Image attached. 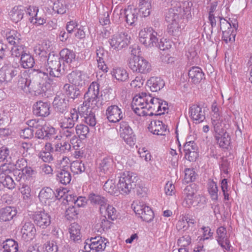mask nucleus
<instances>
[{
    "label": "nucleus",
    "mask_w": 252,
    "mask_h": 252,
    "mask_svg": "<svg viewBox=\"0 0 252 252\" xmlns=\"http://www.w3.org/2000/svg\"><path fill=\"white\" fill-rule=\"evenodd\" d=\"M148 128L151 133L158 135H165L168 132L167 126L159 120L152 121Z\"/></svg>",
    "instance_id": "5701e85b"
},
{
    "label": "nucleus",
    "mask_w": 252,
    "mask_h": 252,
    "mask_svg": "<svg viewBox=\"0 0 252 252\" xmlns=\"http://www.w3.org/2000/svg\"><path fill=\"white\" fill-rule=\"evenodd\" d=\"M160 99L153 97L150 94L141 93L133 98L132 109L139 116L158 115Z\"/></svg>",
    "instance_id": "f03ea898"
},
{
    "label": "nucleus",
    "mask_w": 252,
    "mask_h": 252,
    "mask_svg": "<svg viewBox=\"0 0 252 252\" xmlns=\"http://www.w3.org/2000/svg\"><path fill=\"white\" fill-rule=\"evenodd\" d=\"M79 113L83 115L85 123L91 126H94L96 123L95 112L96 110L92 109L85 104H81L78 107Z\"/></svg>",
    "instance_id": "2eb2a0df"
},
{
    "label": "nucleus",
    "mask_w": 252,
    "mask_h": 252,
    "mask_svg": "<svg viewBox=\"0 0 252 252\" xmlns=\"http://www.w3.org/2000/svg\"><path fill=\"white\" fill-rule=\"evenodd\" d=\"M104 189L109 193L117 195L119 192L118 187H116L115 181L113 180H108L103 186Z\"/></svg>",
    "instance_id": "5fc2aeb1"
},
{
    "label": "nucleus",
    "mask_w": 252,
    "mask_h": 252,
    "mask_svg": "<svg viewBox=\"0 0 252 252\" xmlns=\"http://www.w3.org/2000/svg\"><path fill=\"white\" fill-rule=\"evenodd\" d=\"M79 210L74 206L68 207L65 211V217L68 220H74L78 217Z\"/></svg>",
    "instance_id": "680f3d73"
},
{
    "label": "nucleus",
    "mask_w": 252,
    "mask_h": 252,
    "mask_svg": "<svg viewBox=\"0 0 252 252\" xmlns=\"http://www.w3.org/2000/svg\"><path fill=\"white\" fill-rule=\"evenodd\" d=\"M105 115L110 123H117L123 118L124 114L122 109L118 105H111L106 110Z\"/></svg>",
    "instance_id": "a211bd4d"
},
{
    "label": "nucleus",
    "mask_w": 252,
    "mask_h": 252,
    "mask_svg": "<svg viewBox=\"0 0 252 252\" xmlns=\"http://www.w3.org/2000/svg\"><path fill=\"white\" fill-rule=\"evenodd\" d=\"M214 137L219 146L223 149H227L230 144V136L225 131L218 134H214Z\"/></svg>",
    "instance_id": "c756f323"
},
{
    "label": "nucleus",
    "mask_w": 252,
    "mask_h": 252,
    "mask_svg": "<svg viewBox=\"0 0 252 252\" xmlns=\"http://www.w3.org/2000/svg\"><path fill=\"white\" fill-rule=\"evenodd\" d=\"M192 3L188 1L179 2L168 10L165 13V21L168 23L169 32L173 35L178 34L183 27V19L186 16H191V7Z\"/></svg>",
    "instance_id": "f257e3e1"
},
{
    "label": "nucleus",
    "mask_w": 252,
    "mask_h": 252,
    "mask_svg": "<svg viewBox=\"0 0 252 252\" xmlns=\"http://www.w3.org/2000/svg\"><path fill=\"white\" fill-rule=\"evenodd\" d=\"M78 118L77 110L75 109H72L61 117L59 122L60 126L61 128L73 127L78 121Z\"/></svg>",
    "instance_id": "ddd939ff"
},
{
    "label": "nucleus",
    "mask_w": 252,
    "mask_h": 252,
    "mask_svg": "<svg viewBox=\"0 0 252 252\" xmlns=\"http://www.w3.org/2000/svg\"><path fill=\"white\" fill-rule=\"evenodd\" d=\"M18 87L25 93H28L33 92L36 94H41L46 92V88L40 83L32 82L29 78L21 77L18 83Z\"/></svg>",
    "instance_id": "0eeeda50"
},
{
    "label": "nucleus",
    "mask_w": 252,
    "mask_h": 252,
    "mask_svg": "<svg viewBox=\"0 0 252 252\" xmlns=\"http://www.w3.org/2000/svg\"><path fill=\"white\" fill-rule=\"evenodd\" d=\"M48 68L45 71H43L44 75L59 77L61 75V63L58 55L49 54L47 59Z\"/></svg>",
    "instance_id": "1a4fd4ad"
},
{
    "label": "nucleus",
    "mask_w": 252,
    "mask_h": 252,
    "mask_svg": "<svg viewBox=\"0 0 252 252\" xmlns=\"http://www.w3.org/2000/svg\"><path fill=\"white\" fill-rule=\"evenodd\" d=\"M189 114L191 118L196 123H200L205 118V112L199 105L193 104L189 108Z\"/></svg>",
    "instance_id": "cd10ccee"
},
{
    "label": "nucleus",
    "mask_w": 252,
    "mask_h": 252,
    "mask_svg": "<svg viewBox=\"0 0 252 252\" xmlns=\"http://www.w3.org/2000/svg\"><path fill=\"white\" fill-rule=\"evenodd\" d=\"M18 72V69L11 64H5L0 69V83L10 82Z\"/></svg>",
    "instance_id": "4468645a"
},
{
    "label": "nucleus",
    "mask_w": 252,
    "mask_h": 252,
    "mask_svg": "<svg viewBox=\"0 0 252 252\" xmlns=\"http://www.w3.org/2000/svg\"><path fill=\"white\" fill-rule=\"evenodd\" d=\"M101 214H104V216H107L108 219L114 220L117 219L118 214L116 209L110 205L107 204L104 206V209L100 211Z\"/></svg>",
    "instance_id": "de8ad7c7"
},
{
    "label": "nucleus",
    "mask_w": 252,
    "mask_h": 252,
    "mask_svg": "<svg viewBox=\"0 0 252 252\" xmlns=\"http://www.w3.org/2000/svg\"><path fill=\"white\" fill-rule=\"evenodd\" d=\"M136 176L132 172L125 171L121 174L117 185L119 192L122 194H127L136 186Z\"/></svg>",
    "instance_id": "39448f33"
},
{
    "label": "nucleus",
    "mask_w": 252,
    "mask_h": 252,
    "mask_svg": "<svg viewBox=\"0 0 252 252\" xmlns=\"http://www.w3.org/2000/svg\"><path fill=\"white\" fill-rule=\"evenodd\" d=\"M99 84L93 82L90 85L88 91L84 95L85 101L82 104H85L92 109L97 110L102 105V101L99 95Z\"/></svg>",
    "instance_id": "7ed1b4c3"
},
{
    "label": "nucleus",
    "mask_w": 252,
    "mask_h": 252,
    "mask_svg": "<svg viewBox=\"0 0 252 252\" xmlns=\"http://www.w3.org/2000/svg\"><path fill=\"white\" fill-rule=\"evenodd\" d=\"M153 0H139L138 3V10L141 15L147 17L150 15L152 8Z\"/></svg>",
    "instance_id": "473e14b6"
},
{
    "label": "nucleus",
    "mask_w": 252,
    "mask_h": 252,
    "mask_svg": "<svg viewBox=\"0 0 252 252\" xmlns=\"http://www.w3.org/2000/svg\"><path fill=\"white\" fill-rule=\"evenodd\" d=\"M21 65L25 68H30L33 67L34 61L33 57L29 54L25 53L21 57Z\"/></svg>",
    "instance_id": "864d4df0"
},
{
    "label": "nucleus",
    "mask_w": 252,
    "mask_h": 252,
    "mask_svg": "<svg viewBox=\"0 0 252 252\" xmlns=\"http://www.w3.org/2000/svg\"><path fill=\"white\" fill-rule=\"evenodd\" d=\"M130 36L127 31H124L113 35L109 42L113 50L119 51L126 47L130 43Z\"/></svg>",
    "instance_id": "6e6552de"
},
{
    "label": "nucleus",
    "mask_w": 252,
    "mask_h": 252,
    "mask_svg": "<svg viewBox=\"0 0 252 252\" xmlns=\"http://www.w3.org/2000/svg\"><path fill=\"white\" fill-rule=\"evenodd\" d=\"M55 151L60 153H66L71 150V145L67 141L57 142L54 145Z\"/></svg>",
    "instance_id": "a18cd8bd"
},
{
    "label": "nucleus",
    "mask_w": 252,
    "mask_h": 252,
    "mask_svg": "<svg viewBox=\"0 0 252 252\" xmlns=\"http://www.w3.org/2000/svg\"><path fill=\"white\" fill-rule=\"evenodd\" d=\"M56 130L52 126H40L35 132V136L39 139H60L61 136H55Z\"/></svg>",
    "instance_id": "f3484780"
},
{
    "label": "nucleus",
    "mask_w": 252,
    "mask_h": 252,
    "mask_svg": "<svg viewBox=\"0 0 252 252\" xmlns=\"http://www.w3.org/2000/svg\"><path fill=\"white\" fill-rule=\"evenodd\" d=\"M58 248L56 243L53 241H48L45 244L44 252H58Z\"/></svg>",
    "instance_id": "774afa93"
},
{
    "label": "nucleus",
    "mask_w": 252,
    "mask_h": 252,
    "mask_svg": "<svg viewBox=\"0 0 252 252\" xmlns=\"http://www.w3.org/2000/svg\"><path fill=\"white\" fill-rule=\"evenodd\" d=\"M17 214V210L14 207L7 206L0 209V221H9Z\"/></svg>",
    "instance_id": "c85d7f7f"
},
{
    "label": "nucleus",
    "mask_w": 252,
    "mask_h": 252,
    "mask_svg": "<svg viewBox=\"0 0 252 252\" xmlns=\"http://www.w3.org/2000/svg\"><path fill=\"white\" fill-rule=\"evenodd\" d=\"M196 222L195 220L192 217H190L187 215H182L180 217L176 227L179 230L186 231L189 230V231H192L195 229Z\"/></svg>",
    "instance_id": "6ab92c4d"
},
{
    "label": "nucleus",
    "mask_w": 252,
    "mask_h": 252,
    "mask_svg": "<svg viewBox=\"0 0 252 252\" xmlns=\"http://www.w3.org/2000/svg\"><path fill=\"white\" fill-rule=\"evenodd\" d=\"M236 35L235 30L233 32L232 29H230V30L227 31H222V39L226 43H228L229 42L232 43L235 41Z\"/></svg>",
    "instance_id": "13d9d810"
},
{
    "label": "nucleus",
    "mask_w": 252,
    "mask_h": 252,
    "mask_svg": "<svg viewBox=\"0 0 252 252\" xmlns=\"http://www.w3.org/2000/svg\"><path fill=\"white\" fill-rule=\"evenodd\" d=\"M138 152L140 157L143 158L146 162L151 160L152 156L146 148H139Z\"/></svg>",
    "instance_id": "69168bd1"
},
{
    "label": "nucleus",
    "mask_w": 252,
    "mask_h": 252,
    "mask_svg": "<svg viewBox=\"0 0 252 252\" xmlns=\"http://www.w3.org/2000/svg\"><path fill=\"white\" fill-rule=\"evenodd\" d=\"M119 132L120 136L125 142L130 146H133L136 141L132 129L126 122H122L120 124Z\"/></svg>",
    "instance_id": "f8f14e48"
},
{
    "label": "nucleus",
    "mask_w": 252,
    "mask_h": 252,
    "mask_svg": "<svg viewBox=\"0 0 252 252\" xmlns=\"http://www.w3.org/2000/svg\"><path fill=\"white\" fill-rule=\"evenodd\" d=\"M50 104L42 101L37 102L33 107V112L37 116L46 117L50 113Z\"/></svg>",
    "instance_id": "393cba45"
},
{
    "label": "nucleus",
    "mask_w": 252,
    "mask_h": 252,
    "mask_svg": "<svg viewBox=\"0 0 252 252\" xmlns=\"http://www.w3.org/2000/svg\"><path fill=\"white\" fill-rule=\"evenodd\" d=\"M128 66L133 72L147 74L150 73L152 67L151 63L139 56L133 55L129 59Z\"/></svg>",
    "instance_id": "20e7f679"
},
{
    "label": "nucleus",
    "mask_w": 252,
    "mask_h": 252,
    "mask_svg": "<svg viewBox=\"0 0 252 252\" xmlns=\"http://www.w3.org/2000/svg\"><path fill=\"white\" fill-rule=\"evenodd\" d=\"M60 55L62 59L66 63L70 64L75 60V54L73 51L70 50L67 48L62 49Z\"/></svg>",
    "instance_id": "c03bdc74"
},
{
    "label": "nucleus",
    "mask_w": 252,
    "mask_h": 252,
    "mask_svg": "<svg viewBox=\"0 0 252 252\" xmlns=\"http://www.w3.org/2000/svg\"><path fill=\"white\" fill-rule=\"evenodd\" d=\"M63 90L68 97L75 99L80 95L79 89L73 85L65 84L63 86Z\"/></svg>",
    "instance_id": "37998d69"
},
{
    "label": "nucleus",
    "mask_w": 252,
    "mask_h": 252,
    "mask_svg": "<svg viewBox=\"0 0 252 252\" xmlns=\"http://www.w3.org/2000/svg\"><path fill=\"white\" fill-rule=\"evenodd\" d=\"M96 61L105 60L107 57V52L101 46H98L95 50Z\"/></svg>",
    "instance_id": "0e129e2a"
},
{
    "label": "nucleus",
    "mask_w": 252,
    "mask_h": 252,
    "mask_svg": "<svg viewBox=\"0 0 252 252\" xmlns=\"http://www.w3.org/2000/svg\"><path fill=\"white\" fill-rule=\"evenodd\" d=\"M134 211L141 219L146 222H150L154 219L152 210L143 202H139L134 206Z\"/></svg>",
    "instance_id": "9b49d317"
},
{
    "label": "nucleus",
    "mask_w": 252,
    "mask_h": 252,
    "mask_svg": "<svg viewBox=\"0 0 252 252\" xmlns=\"http://www.w3.org/2000/svg\"><path fill=\"white\" fill-rule=\"evenodd\" d=\"M81 227L76 223L71 224L69 228V232L70 234V239L74 242H78L81 240Z\"/></svg>",
    "instance_id": "ea45409f"
},
{
    "label": "nucleus",
    "mask_w": 252,
    "mask_h": 252,
    "mask_svg": "<svg viewBox=\"0 0 252 252\" xmlns=\"http://www.w3.org/2000/svg\"><path fill=\"white\" fill-rule=\"evenodd\" d=\"M188 75L191 81L196 84L200 82L202 80L204 73L200 67L194 66L189 70Z\"/></svg>",
    "instance_id": "e433bc0d"
},
{
    "label": "nucleus",
    "mask_w": 252,
    "mask_h": 252,
    "mask_svg": "<svg viewBox=\"0 0 252 252\" xmlns=\"http://www.w3.org/2000/svg\"><path fill=\"white\" fill-rule=\"evenodd\" d=\"M38 198L41 203L47 205L55 200V194L53 190L50 188H44L40 191L38 194Z\"/></svg>",
    "instance_id": "b1692460"
},
{
    "label": "nucleus",
    "mask_w": 252,
    "mask_h": 252,
    "mask_svg": "<svg viewBox=\"0 0 252 252\" xmlns=\"http://www.w3.org/2000/svg\"><path fill=\"white\" fill-rule=\"evenodd\" d=\"M25 46L22 45L16 44L12 48V55L17 57H22V55L26 53L25 51Z\"/></svg>",
    "instance_id": "e2e57ef3"
},
{
    "label": "nucleus",
    "mask_w": 252,
    "mask_h": 252,
    "mask_svg": "<svg viewBox=\"0 0 252 252\" xmlns=\"http://www.w3.org/2000/svg\"><path fill=\"white\" fill-rule=\"evenodd\" d=\"M85 75L79 70L72 71L68 75L69 82L76 87L82 86L85 84Z\"/></svg>",
    "instance_id": "bb28decb"
},
{
    "label": "nucleus",
    "mask_w": 252,
    "mask_h": 252,
    "mask_svg": "<svg viewBox=\"0 0 252 252\" xmlns=\"http://www.w3.org/2000/svg\"><path fill=\"white\" fill-rule=\"evenodd\" d=\"M49 42L47 41H43L34 47V52L36 56L46 59L49 54Z\"/></svg>",
    "instance_id": "7c9ffc66"
},
{
    "label": "nucleus",
    "mask_w": 252,
    "mask_h": 252,
    "mask_svg": "<svg viewBox=\"0 0 252 252\" xmlns=\"http://www.w3.org/2000/svg\"><path fill=\"white\" fill-rule=\"evenodd\" d=\"M67 2L65 0H58L53 5V9L58 14H63L66 11Z\"/></svg>",
    "instance_id": "8fccbe9b"
},
{
    "label": "nucleus",
    "mask_w": 252,
    "mask_h": 252,
    "mask_svg": "<svg viewBox=\"0 0 252 252\" xmlns=\"http://www.w3.org/2000/svg\"><path fill=\"white\" fill-rule=\"evenodd\" d=\"M216 239L223 250L227 251H230L231 246L225 227L220 226L217 229Z\"/></svg>",
    "instance_id": "aec40b11"
},
{
    "label": "nucleus",
    "mask_w": 252,
    "mask_h": 252,
    "mask_svg": "<svg viewBox=\"0 0 252 252\" xmlns=\"http://www.w3.org/2000/svg\"><path fill=\"white\" fill-rule=\"evenodd\" d=\"M108 241L100 236L92 238L87 240L84 246L85 252H101L106 248Z\"/></svg>",
    "instance_id": "9d476101"
},
{
    "label": "nucleus",
    "mask_w": 252,
    "mask_h": 252,
    "mask_svg": "<svg viewBox=\"0 0 252 252\" xmlns=\"http://www.w3.org/2000/svg\"><path fill=\"white\" fill-rule=\"evenodd\" d=\"M126 21L129 26H134L138 19V12L136 9L127 8L125 10Z\"/></svg>",
    "instance_id": "4c0bfd02"
},
{
    "label": "nucleus",
    "mask_w": 252,
    "mask_h": 252,
    "mask_svg": "<svg viewBox=\"0 0 252 252\" xmlns=\"http://www.w3.org/2000/svg\"><path fill=\"white\" fill-rule=\"evenodd\" d=\"M62 134L63 137L68 139L71 144H73V142L77 139L76 135L74 133V128L73 127L62 128Z\"/></svg>",
    "instance_id": "4d7b16f0"
},
{
    "label": "nucleus",
    "mask_w": 252,
    "mask_h": 252,
    "mask_svg": "<svg viewBox=\"0 0 252 252\" xmlns=\"http://www.w3.org/2000/svg\"><path fill=\"white\" fill-rule=\"evenodd\" d=\"M0 182L4 187L10 189H12L15 187V183L13 179L9 175L5 176L2 174L0 176Z\"/></svg>",
    "instance_id": "6e6d98bb"
},
{
    "label": "nucleus",
    "mask_w": 252,
    "mask_h": 252,
    "mask_svg": "<svg viewBox=\"0 0 252 252\" xmlns=\"http://www.w3.org/2000/svg\"><path fill=\"white\" fill-rule=\"evenodd\" d=\"M70 167L71 171L75 174L81 173L85 170L84 164L78 160L72 162Z\"/></svg>",
    "instance_id": "bf43d9fd"
},
{
    "label": "nucleus",
    "mask_w": 252,
    "mask_h": 252,
    "mask_svg": "<svg viewBox=\"0 0 252 252\" xmlns=\"http://www.w3.org/2000/svg\"><path fill=\"white\" fill-rule=\"evenodd\" d=\"M53 104L54 108L61 113H63L67 109V103L63 98L60 96L55 97Z\"/></svg>",
    "instance_id": "49530a36"
},
{
    "label": "nucleus",
    "mask_w": 252,
    "mask_h": 252,
    "mask_svg": "<svg viewBox=\"0 0 252 252\" xmlns=\"http://www.w3.org/2000/svg\"><path fill=\"white\" fill-rule=\"evenodd\" d=\"M22 238L26 241L33 240L36 235V230L34 224L31 222H25L21 229Z\"/></svg>",
    "instance_id": "4be33fe9"
},
{
    "label": "nucleus",
    "mask_w": 252,
    "mask_h": 252,
    "mask_svg": "<svg viewBox=\"0 0 252 252\" xmlns=\"http://www.w3.org/2000/svg\"><path fill=\"white\" fill-rule=\"evenodd\" d=\"M147 85L152 92H157L161 90L165 83L163 79L158 77H151L147 82Z\"/></svg>",
    "instance_id": "72a5a7b5"
},
{
    "label": "nucleus",
    "mask_w": 252,
    "mask_h": 252,
    "mask_svg": "<svg viewBox=\"0 0 252 252\" xmlns=\"http://www.w3.org/2000/svg\"><path fill=\"white\" fill-rule=\"evenodd\" d=\"M24 10L21 6L14 7L9 13V16L11 20L17 23L21 21L23 18Z\"/></svg>",
    "instance_id": "a19ab883"
},
{
    "label": "nucleus",
    "mask_w": 252,
    "mask_h": 252,
    "mask_svg": "<svg viewBox=\"0 0 252 252\" xmlns=\"http://www.w3.org/2000/svg\"><path fill=\"white\" fill-rule=\"evenodd\" d=\"M31 218L35 224L43 229L46 228L51 223L50 215L43 211H36L33 213Z\"/></svg>",
    "instance_id": "dca6fc26"
},
{
    "label": "nucleus",
    "mask_w": 252,
    "mask_h": 252,
    "mask_svg": "<svg viewBox=\"0 0 252 252\" xmlns=\"http://www.w3.org/2000/svg\"><path fill=\"white\" fill-rule=\"evenodd\" d=\"M208 190L212 200L217 201L218 199V188L217 183L212 180H209Z\"/></svg>",
    "instance_id": "603ef678"
},
{
    "label": "nucleus",
    "mask_w": 252,
    "mask_h": 252,
    "mask_svg": "<svg viewBox=\"0 0 252 252\" xmlns=\"http://www.w3.org/2000/svg\"><path fill=\"white\" fill-rule=\"evenodd\" d=\"M111 74L113 78L119 82H126L128 80L129 75L127 71L121 67H115L112 69Z\"/></svg>",
    "instance_id": "f704fd0d"
},
{
    "label": "nucleus",
    "mask_w": 252,
    "mask_h": 252,
    "mask_svg": "<svg viewBox=\"0 0 252 252\" xmlns=\"http://www.w3.org/2000/svg\"><path fill=\"white\" fill-rule=\"evenodd\" d=\"M19 189L22 194V198L25 201L28 202L31 200L32 198V190L31 187L25 183L21 184Z\"/></svg>",
    "instance_id": "3c124183"
},
{
    "label": "nucleus",
    "mask_w": 252,
    "mask_h": 252,
    "mask_svg": "<svg viewBox=\"0 0 252 252\" xmlns=\"http://www.w3.org/2000/svg\"><path fill=\"white\" fill-rule=\"evenodd\" d=\"M57 180L63 185L69 184L71 180L70 173L66 169H61L57 174Z\"/></svg>",
    "instance_id": "79ce46f5"
},
{
    "label": "nucleus",
    "mask_w": 252,
    "mask_h": 252,
    "mask_svg": "<svg viewBox=\"0 0 252 252\" xmlns=\"http://www.w3.org/2000/svg\"><path fill=\"white\" fill-rule=\"evenodd\" d=\"M212 123L214 127V134H218L225 131V124L223 122L222 117L218 114L213 115L211 118Z\"/></svg>",
    "instance_id": "2f4dec72"
},
{
    "label": "nucleus",
    "mask_w": 252,
    "mask_h": 252,
    "mask_svg": "<svg viewBox=\"0 0 252 252\" xmlns=\"http://www.w3.org/2000/svg\"><path fill=\"white\" fill-rule=\"evenodd\" d=\"M89 199L91 203L99 206L100 211L103 210L104 209V206H107V200L98 194L90 193Z\"/></svg>",
    "instance_id": "c9c22d12"
},
{
    "label": "nucleus",
    "mask_w": 252,
    "mask_h": 252,
    "mask_svg": "<svg viewBox=\"0 0 252 252\" xmlns=\"http://www.w3.org/2000/svg\"><path fill=\"white\" fill-rule=\"evenodd\" d=\"M114 167L113 158L110 156L103 158L98 164V171L101 175H109L112 172Z\"/></svg>",
    "instance_id": "412c9836"
},
{
    "label": "nucleus",
    "mask_w": 252,
    "mask_h": 252,
    "mask_svg": "<svg viewBox=\"0 0 252 252\" xmlns=\"http://www.w3.org/2000/svg\"><path fill=\"white\" fill-rule=\"evenodd\" d=\"M196 190L191 186H188L183 191L184 200L183 205L187 208L190 207L194 201V195Z\"/></svg>",
    "instance_id": "a878e982"
},
{
    "label": "nucleus",
    "mask_w": 252,
    "mask_h": 252,
    "mask_svg": "<svg viewBox=\"0 0 252 252\" xmlns=\"http://www.w3.org/2000/svg\"><path fill=\"white\" fill-rule=\"evenodd\" d=\"M75 130L76 134L81 138L86 137L89 132V127L83 124L77 125L76 126Z\"/></svg>",
    "instance_id": "052dcab7"
},
{
    "label": "nucleus",
    "mask_w": 252,
    "mask_h": 252,
    "mask_svg": "<svg viewBox=\"0 0 252 252\" xmlns=\"http://www.w3.org/2000/svg\"><path fill=\"white\" fill-rule=\"evenodd\" d=\"M158 32L152 27L142 29L139 33L140 42L147 47L157 46L158 41Z\"/></svg>",
    "instance_id": "423d86ee"
},
{
    "label": "nucleus",
    "mask_w": 252,
    "mask_h": 252,
    "mask_svg": "<svg viewBox=\"0 0 252 252\" xmlns=\"http://www.w3.org/2000/svg\"><path fill=\"white\" fill-rule=\"evenodd\" d=\"M3 252H18V244L12 239H7L2 243Z\"/></svg>",
    "instance_id": "09e8293b"
},
{
    "label": "nucleus",
    "mask_w": 252,
    "mask_h": 252,
    "mask_svg": "<svg viewBox=\"0 0 252 252\" xmlns=\"http://www.w3.org/2000/svg\"><path fill=\"white\" fill-rule=\"evenodd\" d=\"M164 191L167 195H173L176 192L175 186L171 181H168L164 187Z\"/></svg>",
    "instance_id": "338daca9"
},
{
    "label": "nucleus",
    "mask_w": 252,
    "mask_h": 252,
    "mask_svg": "<svg viewBox=\"0 0 252 252\" xmlns=\"http://www.w3.org/2000/svg\"><path fill=\"white\" fill-rule=\"evenodd\" d=\"M5 36L7 41L11 45L20 44L21 35L17 31L8 29L5 31Z\"/></svg>",
    "instance_id": "58836bf2"
}]
</instances>
